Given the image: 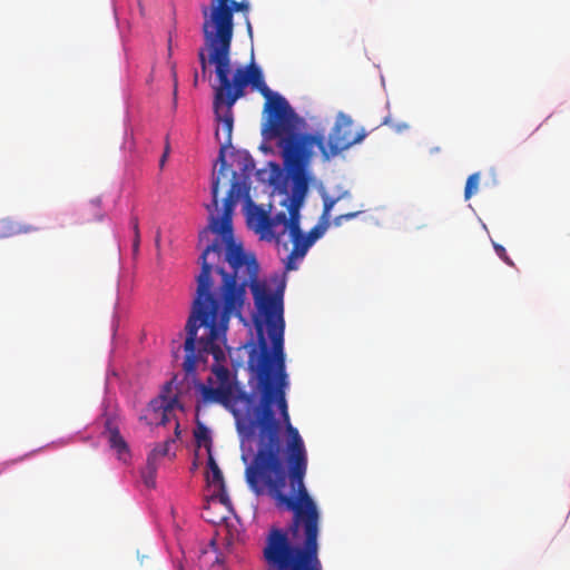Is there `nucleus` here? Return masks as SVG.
I'll return each mask as SVG.
<instances>
[{
    "mask_svg": "<svg viewBox=\"0 0 570 570\" xmlns=\"http://www.w3.org/2000/svg\"><path fill=\"white\" fill-rule=\"evenodd\" d=\"M255 165H254V161L250 157H246L244 159V166L240 168L243 174L246 175V174H249L253 169H254Z\"/></svg>",
    "mask_w": 570,
    "mask_h": 570,
    "instance_id": "obj_28",
    "label": "nucleus"
},
{
    "mask_svg": "<svg viewBox=\"0 0 570 570\" xmlns=\"http://www.w3.org/2000/svg\"><path fill=\"white\" fill-rule=\"evenodd\" d=\"M288 238L293 244L292 250L284 259L286 271L297 269V262L303 259L308 249L313 246L306 235L301 229V225H294L288 233Z\"/></svg>",
    "mask_w": 570,
    "mask_h": 570,
    "instance_id": "obj_13",
    "label": "nucleus"
},
{
    "mask_svg": "<svg viewBox=\"0 0 570 570\" xmlns=\"http://www.w3.org/2000/svg\"><path fill=\"white\" fill-rule=\"evenodd\" d=\"M155 472L156 468L154 463L148 462L147 472L144 473V482L148 488L155 487Z\"/></svg>",
    "mask_w": 570,
    "mask_h": 570,
    "instance_id": "obj_24",
    "label": "nucleus"
},
{
    "mask_svg": "<svg viewBox=\"0 0 570 570\" xmlns=\"http://www.w3.org/2000/svg\"><path fill=\"white\" fill-rule=\"evenodd\" d=\"M361 212L357 210V212H351V213L338 215L334 218L333 224L335 226H341L343 222H347V220L355 218Z\"/></svg>",
    "mask_w": 570,
    "mask_h": 570,
    "instance_id": "obj_26",
    "label": "nucleus"
},
{
    "mask_svg": "<svg viewBox=\"0 0 570 570\" xmlns=\"http://www.w3.org/2000/svg\"><path fill=\"white\" fill-rule=\"evenodd\" d=\"M4 225V233L3 236H13L18 234H29L35 233L39 230V227L30 225V224H13L10 222L3 223Z\"/></svg>",
    "mask_w": 570,
    "mask_h": 570,
    "instance_id": "obj_18",
    "label": "nucleus"
},
{
    "mask_svg": "<svg viewBox=\"0 0 570 570\" xmlns=\"http://www.w3.org/2000/svg\"><path fill=\"white\" fill-rule=\"evenodd\" d=\"M261 352L257 353L256 350H253L249 355V365H256V373L258 374V360ZM257 390L259 387L257 386ZM200 392L204 402L207 403H219L228 409L232 414L235 416L237 412H245L248 410L252 411L258 406H261V399L258 403H256L255 396L252 393H247L245 391L233 390L232 384L218 385L217 387H209L206 385H200ZM261 393V391H258Z\"/></svg>",
    "mask_w": 570,
    "mask_h": 570,
    "instance_id": "obj_10",
    "label": "nucleus"
},
{
    "mask_svg": "<svg viewBox=\"0 0 570 570\" xmlns=\"http://www.w3.org/2000/svg\"><path fill=\"white\" fill-rule=\"evenodd\" d=\"M494 250L498 254V256L508 265L514 266V263L512 259L508 256L505 248L502 245L494 244Z\"/></svg>",
    "mask_w": 570,
    "mask_h": 570,
    "instance_id": "obj_27",
    "label": "nucleus"
},
{
    "mask_svg": "<svg viewBox=\"0 0 570 570\" xmlns=\"http://www.w3.org/2000/svg\"><path fill=\"white\" fill-rule=\"evenodd\" d=\"M318 537L305 533L289 534L272 527L267 533L263 556L269 570H322L318 559Z\"/></svg>",
    "mask_w": 570,
    "mask_h": 570,
    "instance_id": "obj_4",
    "label": "nucleus"
},
{
    "mask_svg": "<svg viewBox=\"0 0 570 570\" xmlns=\"http://www.w3.org/2000/svg\"><path fill=\"white\" fill-rule=\"evenodd\" d=\"M287 212L288 214L281 212L271 217V234H273V240H275L278 247L282 245L285 252L288 250V245L286 242L282 244V236L292 230L294 225L299 224V210H294V206L288 204Z\"/></svg>",
    "mask_w": 570,
    "mask_h": 570,
    "instance_id": "obj_12",
    "label": "nucleus"
},
{
    "mask_svg": "<svg viewBox=\"0 0 570 570\" xmlns=\"http://www.w3.org/2000/svg\"><path fill=\"white\" fill-rule=\"evenodd\" d=\"M214 51L207 52L200 49L198 59L202 66L203 75L206 73L207 65L215 66V73L219 81V69L225 73L226 82L228 86L229 101L236 102L239 98L245 96V89L248 85L257 89L261 95L266 99L264 105V112L267 115L266 127L268 136L281 135L288 130L291 127H296L302 122V119L296 115L288 101L277 92H273L264 81V77L259 67L252 61L246 67H238L233 78H229L232 70L230 51L227 52V58L219 61L213 58Z\"/></svg>",
    "mask_w": 570,
    "mask_h": 570,
    "instance_id": "obj_3",
    "label": "nucleus"
},
{
    "mask_svg": "<svg viewBox=\"0 0 570 570\" xmlns=\"http://www.w3.org/2000/svg\"><path fill=\"white\" fill-rule=\"evenodd\" d=\"M402 128H407V125L397 126V130L400 131Z\"/></svg>",
    "mask_w": 570,
    "mask_h": 570,
    "instance_id": "obj_32",
    "label": "nucleus"
},
{
    "mask_svg": "<svg viewBox=\"0 0 570 570\" xmlns=\"http://www.w3.org/2000/svg\"><path fill=\"white\" fill-rule=\"evenodd\" d=\"M330 226V222H323L321 220L317 225H315L309 232L308 234H305L307 239L311 242V244L313 245L318 238H321L324 233L326 232V229L328 228Z\"/></svg>",
    "mask_w": 570,
    "mask_h": 570,
    "instance_id": "obj_20",
    "label": "nucleus"
},
{
    "mask_svg": "<svg viewBox=\"0 0 570 570\" xmlns=\"http://www.w3.org/2000/svg\"><path fill=\"white\" fill-rule=\"evenodd\" d=\"M296 127H291L281 135H271L269 138H277V146L281 150L284 167L291 178V195L286 199L294 206V210H299L304 204L308 191L311 177L307 168L315 153L312 150V144L315 142L309 137H296Z\"/></svg>",
    "mask_w": 570,
    "mask_h": 570,
    "instance_id": "obj_5",
    "label": "nucleus"
},
{
    "mask_svg": "<svg viewBox=\"0 0 570 570\" xmlns=\"http://www.w3.org/2000/svg\"><path fill=\"white\" fill-rule=\"evenodd\" d=\"M169 441H166L159 445H157L153 452L149 454L148 456V462H151L155 460L156 456H165L167 453H168V446H169Z\"/></svg>",
    "mask_w": 570,
    "mask_h": 570,
    "instance_id": "obj_23",
    "label": "nucleus"
},
{
    "mask_svg": "<svg viewBox=\"0 0 570 570\" xmlns=\"http://www.w3.org/2000/svg\"><path fill=\"white\" fill-rule=\"evenodd\" d=\"M205 333H206L205 328H199V331L196 332L195 350L193 351V354L195 356L193 368H189L187 366V360H188V356L190 353H188V351L186 350V342L184 343V350L186 353L185 360L183 363L184 371L187 374L195 373L198 363H200V362L206 363L207 356L210 354V355H213V357L215 360V364L212 366V372L216 376V380L219 383V385L232 384L229 381V370L225 365L222 364V362H225V358H226L225 352H224V347L226 346V333L224 334L223 342L218 344V347L223 353V356L218 360L216 358V356L213 352H209V351L203 352L200 350V340L203 336H205Z\"/></svg>",
    "mask_w": 570,
    "mask_h": 570,
    "instance_id": "obj_11",
    "label": "nucleus"
},
{
    "mask_svg": "<svg viewBox=\"0 0 570 570\" xmlns=\"http://www.w3.org/2000/svg\"><path fill=\"white\" fill-rule=\"evenodd\" d=\"M480 184V174L474 173L470 175L466 179L465 189H464V198L470 199L474 194H476Z\"/></svg>",
    "mask_w": 570,
    "mask_h": 570,
    "instance_id": "obj_19",
    "label": "nucleus"
},
{
    "mask_svg": "<svg viewBox=\"0 0 570 570\" xmlns=\"http://www.w3.org/2000/svg\"><path fill=\"white\" fill-rule=\"evenodd\" d=\"M208 469L210 471V474L207 475L208 482H210L212 484L217 487L219 494H220L219 495L220 502L223 504H228L229 499L226 494L224 476H223V473H222L218 464L216 463L215 459L213 458L212 453L208 454Z\"/></svg>",
    "mask_w": 570,
    "mask_h": 570,
    "instance_id": "obj_16",
    "label": "nucleus"
},
{
    "mask_svg": "<svg viewBox=\"0 0 570 570\" xmlns=\"http://www.w3.org/2000/svg\"><path fill=\"white\" fill-rule=\"evenodd\" d=\"M247 223L252 229L259 234L261 239L273 240L271 234V216L259 207L248 212Z\"/></svg>",
    "mask_w": 570,
    "mask_h": 570,
    "instance_id": "obj_15",
    "label": "nucleus"
},
{
    "mask_svg": "<svg viewBox=\"0 0 570 570\" xmlns=\"http://www.w3.org/2000/svg\"><path fill=\"white\" fill-rule=\"evenodd\" d=\"M161 397V404H160V407H163L164 412H163V417H161V424H165L166 421H167V416H166V413L170 410H173L174 405L177 403V397H173L170 400H167L163 394L160 395Z\"/></svg>",
    "mask_w": 570,
    "mask_h": 570,
    "instance_id": "obj_21",
    "label": "nucleus"
},
{
    "mask_svg": "<svg viewBox=\"0 0 570 570\" xmlns=\"http://www.w3.org/2000/svg\"><path fill=\"white\" fill-rule=\"evenodd\" d=\"M219 171L213 177L212 181V203L206 205V209L209 212L208 226L199 233V240L208 239V234L214 233L222 236V244L233 239V226H232V213L235 206L236 199L242 191V184L237 180L236 171H233V179L230 187L224 199V210L222 217L215 216V212L218 210L219 206V185H220ZM226 176V173H223Z\"/></svg>",
    "mask_w": 570,
    "mask_h": 570,
    "instance_id": "obj_7",
    "label": "nucleus"
},
{
    "mask_svg": "<svg viewBox=\"0 0 570 570\" xmlns=\"http://www.w3.org/2000/svg\"><path fill=\"white\" fill-rule=\"evenodd\" d=\"M131 225H132V229H134L132 247H134V250L137 252L138 248H139V243H140V234H139V226H138V218L137 217H132L131 218Z\"/></svg>",
    "mask_w": 570,
    "mask_h": 570,
    "instance_id": "obj_25",
    "label": "nucleus"
},
{
    "mask_svg": "<svg viewBox=\"0 0 570 570\" xmlns=\"http://www.w3.org/2000/svg\"><path fill=\"white\" fill-rule=\"evenodd\" d=\"M104 433L107 435L110 448L117 452L118 459L126 462L129 458V449L114 419L108 417L106 420Z\"/></svg>",
    "mask_w": 570,
    "mask_h": 570,
    "instance_id": "obj_14",
    "label": "nucleus"
},
{
    "mask_svg": "<svg viewBox=\"0 0 570 570\" xmlns=\"http://www.w3.org/2000/svg\"><path fill=\"white\" fill-rule=\"evenodd\" d=\"M219 83L214 88V112L219 127L216 129L215 136L220 144L218 161L220 163L219 174L227 171L225 160V150L232 146V134L234 126L233 106L235 102L229 101L228 83L225 73L219 69Z\"/></svg>",
    "mask_w": 570,
    "mask_h": 570,
    "instance_id": "obj_9",
    "label": "nucleus"
},
{
    "mask_svg": "<svg viewBox=\"0 0 570 570\" xmlns=\"http://www.w3.org/2000/svg\"><path fill=\"white\" fill-rule=\"evenodd\" d=\"M248 6L236 0H210L202 7L205 51H214L213 58L223 61L232 50L234 13L246 11Z\"/></svg>",
    "mask_w": 570,
    "mask_h": 570,
    "instance_id": "obj_6",
    "label": "nucleus"
},
{
    "mask_svg": "<svg viewBox=\"0 0 570 570\" xmlns=\"http://www.w3.org/2000/svg\"><path fill=\"white\" fill-rule=\"evenodd\" d=\"M336 202H337V198H330V197L324 198L323 213L321 216V220L328 222L331 210L334 207Z\"/></svg>",
    "mask_w": 570,
    "mask_h": 570,
    "instance_id": "obj_22",
    "label": "nucleus"
},
{
    "mask_svg": "<svg viewBox=\"0 0 570 570\" xmlns=\"http://www.w3.org/2000/svg\"><path fill=\"white\" fill-rule=\"evenodd\" d=\"M170 387H171V382H168L165 384L164 391H170Z\"/></svg>",
    "mask_w": 570,
    "mask_h": 570,
    "instance_id": "obj_29",
    "label": "nucleus"
},
{
    "mask_svg": "<svg viewBox=\"0 0 570 570\" xmlns=\"http://www.w3.org/2000/svg\"><path fill=\"white\" fill-rule=\"evenodd\" d=\"M247 30H248L249 35H252V26H250V22H247Z\"/></svg>",
    "mask_w": 570,
    "mask_h": 570,
    "instance_id": "obj_30",
    "label": "nucleus"
},
{
    "mask_svg": "<svg viewBox=\"0 0 570 570\" xmlns=\"http://www.w3.org/2000/svg\"><path fill=\"white\" fill-rule=\"evenodd\" d=\"M195 441L198 448L205 446L208 454L212 453V438L210 432L207 426L203 423H197V426L194 431Z\"/></svg>",
    "mask_w": 570,
    "mask_h": 570,
    "instance_id": "obj_17",
    "label": "nucleus"
},
{
    "mask_svg": "<svg viewBox=\"0 0 570 570\" xmlns=\"http://www.w3.org/2000/svg\"><path fill=\"white\" fill-rule=\"evenodd\" d=\"M197 80H198V77L197 75H195V78H194V83L197 85Z\"/></svg>",
    "mask_w": 570,
    "mask_h": 570,
    "instance_id": "obj_33",
    "label": "nucleus"
},
{
    "mask_svg": "<svg viewBox=\"0 0 570 570\" xmlns=\"http://www.w3.org/2000/svg\"><path fill=\"white\" fill-rule=\"evenodd\" d=\"M287 386L285 367L259 370L261 406L235 413V421L239 434L249 439L258 433L257 452L245 469L248 488L292 512L286 532L311 539L321 532V512L304 483L307 454L289 421Z\"/></svg>",
    "mask_w": 570,
    "mask_h": 570,
    "instance_id": "obj_1",
    "label": "nucleus"
},
{
    "mask_svg": "<svg viewBox=\"0 0 570 570\" xmlns=\"http://www.w3.org/2000/svg\"><path fill=\"white\" fill-rule=\"evenodd\" d=\"M224 244L225 262L228 263L230 272L217 265L223 254V244L219 239L208 244L199 257L202 269L196 277V296L185 325L186 350L190 353L187 366L193 368V351L196 332L199 328H205L206 332L200 340V350L213 352L217 360L223 356L218 344L224 340L232 315H242L246 288L249 287L257 311L265 317L267 334L272 342L269 350L263 333V324L256 321L261 347L258 371L265 367H285L283 288L269 293L266 284L258 281L259 266L255 256L246 254L243 246L235 244L234 239H228Z\"/></svg>",
    "mask_w": 570,
    "mask_h": 570,
    "instance_id": "obj_2",
    "label": "nucleus"
},
{
    "mask_svg": "<svg viewBox=\"0 0 570 570\" xmlns=\"http://www.w3.org/2000/svg\"><path fill=\"white\" fill-rule=\"evenodd\" d=\"M92 205L98 208L100 205V202L99 200L92 202Z\"/></svg>",
    "mask_w": 570,
    "mask_h": 570,
    "instance_id": "obj_31",
    "label": "nucleus"
},
{
    "mask_svg": "<svg viewBox=\"0 0 570 570\" xmlns=\"http://www.w3.org/2000/svg\"><path fill=\"white\" fill-rule=\"evenodd\" d=\"M298 130L299 128L296 130V137L313 138L315 142L312 144V150L317 148L324 160H330L332 157H335L353 145L361 142L366 136L364 130L356 131L353 119L342 112L338 114L336 118L327 144L323 132L316 131L314 134H302Z\"/></svg>",
    "mask_w": 570,
    "mask_h": 570,
    "instance_id": "obj_8",
    "label": "nucleus"
}]
</instances>
